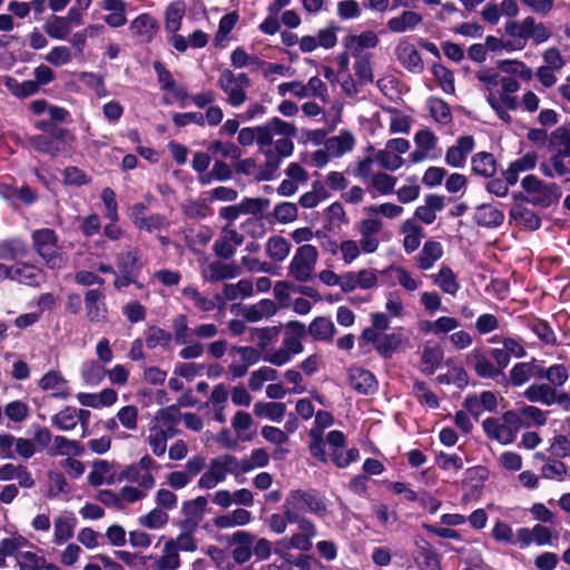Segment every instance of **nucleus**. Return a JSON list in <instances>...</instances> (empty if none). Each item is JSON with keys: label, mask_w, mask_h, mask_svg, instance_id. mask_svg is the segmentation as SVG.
I'll use <instances>...</instances> for the list:
<instances>
[{"label": "nucleus", "mask_w": 570, "mask_h": 570, "mask_svg": "<svg viewBox=\"0 0 570 570\" xmlns=\"http://www.w3.org/2000/svg\"><path fill=\"white\" fill-rule=\"evenodd\" d=\"M295 136L296 127L293 124L274 117L265 125L240 129L237 139L243 146L256 141L259 153L266 158V169L272 174L285 158L292 156Z\"/></svg>", "instance_id": "nucleus-1"}, {"label": "nucleus", "mask_w": 570, "mask_h": 570, "mask_svg": "<svg viewBox=\"0 0 570 570\" xmlns=\"http://www.w3.org/2000/svg\"><path fill=\"white\" fill-rule=\"evenodd\" d=\"M487 102L503 122H510L509 110L518 107L515 92L520 89L519 82L512 77L501 76L499 72L484 69L475 73Z\"/></svg>", "instance_id": "nucleus-2"}, {"label": "nucleus", "mask_w": 570, "mask_h": 570, "mask_svg": "<svg viewBox=\"0 0 570 570\" xmlns=\"http://www.w3.org/2000/svg\"><path fill=\"white\" fill-rule=\"evenodd\" d=\"M311 434L314 436V440L309 445V451L315 459L326 462L330 458L338 468H345L358 460V450L345 448V435L341 431H331L326 436L325 443L315 434V430H312Z\"/></svg>", "instance_id": "nucleus-3"}, {"label": "nucleus", "mask_w": 570, "mask_h": 570, "mask_svg": "<svg viewBox=\"0 0 570 570\" xmlns=\"http://www.w3.org/2000/svg\"><path fill=\"white\" fill-rule=\"evenodd\" d=\"M177 406H168L157 412L153 419L147 442L156 456H163L167 450V441L175 436V425L178 421Z\"/></svg>", "instance_id": "nucleus-4"}, {"label": "nucleus", "mask_w": 570, "mask_h": 570, "mask_svg": "<svg viewBox=\"0 0 570 570\" xmlns=\"http://www.w3.org/2000/svg\"><path fill=\"white\" fill-rule=\"evenodd\" d=\"M283 509L288 520H297V517L306 512L317 517H324L327 513L324 499L314 491H292L285 499Z\"/></svg>", "instance_id": "nucleus-5"}, {"label": "nucleus", "mask_w": 570, "mask_h": 570, "mask_svg": "<svg viewBox=\"0 0 570 570\" xmlns=\"http://www.w3.org/2000/svg\"><path fill=\"white\" fill-rule=\"evenodd\" d=\"M505 32L514 39L519 50L525 47L528 39H531L535 45H540L548 41L552 36V31L547 24L535 21L530 16L521 21H508Z\"/></svg>", "instance_id": "nucleus-6"}, {"label": "nucleus", "mask_w": 570, "mask_h": 570, "mask_svg": "<svg viewBox=\"0 0 570 570\" xmlns=\"http://www.w3.org/2000/svg\"><path fill=\"white\" fill-rule=\"evenodd\" d=\"M521 428V417L518 412L508 411L500 419H487L483 422L485 434L501 444L513 442Z\"/></svg>", "instance_id": "nucleus-7"}, {"label": "nucleus", "mask_w": 570, "mask_h": 570, "mask_svg": "<svg viewBox=\"0 0 570 570\" xmlns=\"http://www.w3.org/2000/svg\"><path fill=\"white\" fill-rule=\"evenodd\" d=\"M33 246L42 257L45 264L51 269H60L66 265L63 255L57 246V237L51 229H40L32 234Z\"/></svg>", "instance_id": "nucleus-8"}, {"label": "nucleus", "mask_w": 570, "mask_h": 570, "mask_svg": "<svg viewBox=\"0 0 570 570\" xmlns=\"http://www.w3.org/2000/svg\"><path fill=\"white\" fill-rule=\"evenodd\" d=\"M237 458L225 454L210 461L208 470L198 480V487L204 490L214 489L225 481L227 474L237 475Z\"/></svg>", "instance_id": "nucleus-9"}, {"label": "nucleus", "mask_w": 570, "mask_h": 570, "mask_svg": "<svg viewBox=\"0 0 570 570\" xmlns=\"http://www.w3.org/2000/svg\"><path fill=\"white\" fill-rule=\"evenodd\" d=\"M521 186L527 194V200L534 205L543 207L550 206L557 202L560 196V189L556 184H546L534 175L525 176Z\"/></svg>", "instance_id": "nucleus-10"}, {"label": "nucleus", "mask_w": 570, "mask_h": 570, "mask_svg": "<svg viewBox=\"0 0 570 570\" xmlns=\"http://www.w3.org/2000/svg\"><path fill=\"white\" fill-rule=\"evenodd\" d=\"M410 141L404 138H393L386 141L384 148L373 155L374 161L382 168L391 171L404 165L403 155L410 150Z\"/></svg>", "instance_id": "nucleus-11"}, {"label": "nucleus", "mask_w": 570, "mask_h": 570, "mask_svg": "<svg viewBox=\"0 0 570 570\" xmlns=\"http://www.w3.org/2000/svg\"><path fill=\"white\" fill-rule=\"evenodd\" d=\"M249 85L250 80L246 73L235 75L228 69H225L218 79L219 88L226 94L227 101L234 107H239L246 101L245 89Z\"/></svg>", "instance_id": "nucleus-12"}, {"label": "nucleus", "mask_w": 570, "mask_h": 570, "mask_svg": "<svg viewBox=\"0 0 570 570\" xmlns=\"http://www.w3.org/2000/svg\"><path fill=\"white\" fill-rule=\"evenodd\" d=\"M318 257L317 249L312 245L301 246L291 264L289 274L297 281L305 282L311 278Z\"/></svg>", "instance_id": "nucleus-13"}, {"label": "nucleus", "mask_w": 570, "mask_h": 570, "mask_svg": "<svg viewBox=\"0 0 570 570\" xmlns=\"http://www.w3.org/2000/svg\"><path fill=\"white\" fill-rule=\"evenodd\" d=\"M361 238L360 244L364 254H373L380 246L379 235L383 229V222L379 217L366 215L356 227Z\"/></svg>", "instance_id": "nucleus-14"}, {"label": "nucleus", "mask_w": 570, "mask_h": 570, "mask_svg": "<svg viewBox=\"0 0 570 570\" xmlns=\"http://www.w3.org/2000/svg\"><path fill=\"white\" fill-rule=\"evenodd\" d=\"M38 387L55 400H67L70 394V386L62 373L58 370L46 372L38 381Z\"/></svg>", "instance_id": "nucleus-15"}, {"label": "nucleus", "mask_w": 570, "mask_h": 570, "mask_svg": "<svg viewBox=\"0 0 570 570\" xmlns=\"http://www.w3.org/2000/svg\"><path fill=\"white\" fill-rule=\"evenodd\" d=\"M552 543V532L542 524H535L532 528H519L515 532V544L521 549L531 544L549 546Z\"/></svg>", "instance_id": "nucleus-16"}, {"label": "nucleus", "mask_w": 570, "mask_h": 570, "mask_svg": "<svg viewBox=\"0 0 570 570\" xmlns=\"http://www.w3.org/2000/svg\"><path fill=\"white\" fill-rule=\"evenodd\" d=\"M8 279L16 281L29 286H38L45 279V275L39 267L24 262H19L8 266Z\"/></svg>", "instance_id": "nucleus-17"}, {"label": "nucleus", "mask_w": 570, "mask_h": 570, "mask_svg": "<svg viewBox=\"0 0 570 570\" xmlns=\"http://www.w3.org/2000/svg\"><path fill=\"white\" fill-rule=\"evenodd\" d=\"M52 525V541L55 544L60 546L73 537L77 527V519L72 512L63 511L55 517Z\"/></svg>", "instance_id": "nucleus-18"}, {"label": "nucleus", "mask_w": 570, "mask_h": 570, "mask_svg": "<svg viewBox=\"0 0 570 570\" xmlns=\"http://www.w3.org/2000/svg\"><path fill=\"white\" fill-rule=\"evenodd\" d=\"M158 30L157 20L149 13H141L131 20L129 31L140 42H150Z\"/></svg>", "instance_id": "nucleus-19"}, {"label": "nucleus", "mask_w": 570, "mask_h": 570, "mask_svg": "<svg viewBox=\"0 0 570 570\" xmlns=\"http://www.w3.org/2000/svg\"><path fill=\"white\" fill-rule=\"evenodd\" d=\"M85 308L88 320L92 323L107 321L108 309L105 303V295L101 291L89 289L85 295Z\"/></svg>", "instance_id": "nucleus-20"}, {"label": "nucleus", "mask_w": 570, "mask_h": 570, "mask_svg": "<svg viewBox=\"0 0 570 570\" xmlns=\"http://www.w3.org/2000/svg\"><path fill=\"white\" fill-rule=\"evenodd\" d=\"M343 43L350 55L362 57L361 55L365 50L373 49L379 45V37L374 31L366 30L358 35L346 36Z\"/></svg>", "instance_id": "nucleus-21"}, {"label": "nucleus", "mask_w": 570, "mask_h": 570, "mask_svg": "<svg viewBox=\"0 0 570 570\" xmlns=\"http://www.w3.org/2000/svg\"><path fill=\"white\" fill-rule=\"evenodd\" d=\"M474 149V139L471 136L460 137L455 145L451 146L445 154V163L454 168H462L468 156Z\"/></svg>", "instance_id": "nucleus-22"}, {"label": "nucleus", "mask_w": 570, "mask_h": 570, "mask_svg": "<svg viewBox=\"0 0 570 570\" xmlns=\"http://www.w3.org/2000/svg\"><path fill=\"white\" fill-rule=\"evenodd\" d=\"M243 243V236L234 228L225 227L214 244V250L222 258H229Z\"/></svg>", "instance_id": "nucleus-23"}, {"label": "nucleus", "mask_w": 570, "mask_h": 570, "mask_svg": "<svg viewBox=\"0 0 570 570\" xmlns=\"http://www.w3.org/2000/svg\"><path fill=\"white\" fill-rule=\"evenodd\" d=\"M101 10L106 11L105 22L111 28H120L127 23V4L124 0H101Z\"/></svg>", "instance_id": "nucleus-24"}, {"label": "nucleus", "mask_w": 570, "mask_h": 570, "mask_svg": "<svg viewBox=\"0 0 570 570\" xmlns=\"http://www.w3.org/2000/svg\"><path fill=\"white\" fill-rule=\"evenodd\" d=\"M567 156L559 150L549 160L540 165L542 174L550 178H560L570 181V165L564 160Z\"/></svg>", "instance_id": "nucleus-25"}, {"label": "nucleus", "mask_w": 570, "mask_h": 570, "mask_svg": "<svg viewBox=\"0 0 570 570\" xmlns=\"http://www.w3.org/2000/svg\"><path fill=\"white\" fill-rule=\"evenodd\" d=\"M306 335V327L298 321H291L285 326L283 346L294 356L303 352L302 338Z\"/></svg>", "instance_id": "nucleus-26"}, {"label": "nucleus", "mask_w": 570, "mask_h": 570, "mask_svg": "<svg viewBox=\"0 0 570 570\" xmlns=\"http://www.w3.org/2000/svg\"><path fill=\"white\" fill-rule=\"evenodd\" d=\"M77 401L82 406L101 409L111 406L117 402L118 394L112 389H104L99 393H78Z\"/></svg>", "instance_id": "nucleus-27"}, {"label": "nucleus", "mask_w": 570, "mask_h": 570, "mask_svg": "<svg viewBox=\"0 0 570 570\" xmlns=\"http://www.w3.org/2000/svg\"><path fill=\"white\" fill-rule=\"evenodd\" d=\"M396 56L402 66L409 71L419 73L423 70L421 55L414 45L407 41H401L396 47Z\"/></svg>", "instance_id": "nucleus-28"}, {"label": "nucleus", "mask_w": 570, "mask_h": 570, "mask_svg": "<svg viewBox=\"0 0 570 570\" xmlns=\"http://www.w3.org/2000/svg\"><path fill=\"white\" fill-rule=\"evenodd\" d=\"M114 464L105 460H96L92 463V469L89 472L87 480L91 487H100L105 483L111 484L119 480L116 476Z\"/></svg>", "instance_id": "nucleus-29"}, {"label": "nucleus", "mask_w": 570, "mask_h": 570, "mask_svg": "<svg viewBox=\"0 0 570 570\" xmlns=\"http://www.w3.org/2000/svg\"><path fill=\"white\" fill-rule=\"evenodd\" d=\"M531 377L543 379V367L535 361L517 363L510 371V379L514 386H521Z\"/></svg>", "instance_id": "nucleus-30"}, {"label": "nucleus", "mask_w": 570, "mask_h": 570, "mask_svg": "<svg viewBox=\"0 0 570 570\" xmlns=\"http://www.w3.org/2000/svg\"><path fill=\"white\" fill-rule=\"evenodd\" d=\"M254 539L255 538L246 531H237L233 534L232 543L235 547L232 554L237 563H245L250 559Z\"/></svg>", "instance_id": "nucleus-31"}, {"label": "nucleus", "mask_w": 570, "mask_h": 570, "mask_svg": "<svg viewBox=\"0 0 570 570\" xmlns=\"http://www.w3.org/2000/svg\"><path fill=\"white\" fill-rule=\"evenodd\" d=\"M416 150L411 154L412 161L417 163L430 156L431 151L435 149L438 138L429 129H422L414 136Z\"/></svg>", "instance_id": "nucleus-32"}, {"label": "nucleus", "mask_w": 570, "mask_h": 570, "mask_svg": "<svg viewBox=\"0 0 570 570\" xmlns=\"http://www.w3.org/2000/svg\"><path fill=\"white\" fill-rule=\"evenodd\" d=\"M538 163V155L534 151L524 154L522 157L512 161L509 168L504 173V179L510 185H515L519 175L524 171H529L535 167Z\"/></svg>", "instance_id": "nucleus-33"}, {"label": "nucleus", "mask_w": 570, "mask_h": 570, "mask_svg": "<svg viewBox=\"0 0 570 570\" xmlns=\"http://www.w3.org/2000/svg\"><path fill=\"white\" fill-rule=\"evenodd\" d=\"M422 22V16L412 10H405L400 16L387 21V28L394 33H404L414 30Z\"/></svg>", "instance_id": "nucleus-34"}, {"label": "nucleus", "mask_w": 570, "mask_h": 570, "mask_svg": "<svg viewBox=\"0 0 570 570\" xmlns=\"http://www.w3.org/2000/svg\"><path fill=\"white\" fill-rule=\"evenodd\" d=\"M350 383L355 391L362 394H370L377 386L374 375L362 367H354L350 371Z\"/></svg>", "instance_id": "nucleus-35"}, {"label": "nucleus", "mask_w": 570, "mask_h": 570, "mask_svg": "<svg viewBox=\"0 0 570 570\" xmlns=\"http://www.w3.org/2000/svg\"><path fill=\"white\" fill-rule=\"evenodd\" d=\"M175 547L174 539L165 541L160 557L154 562L155 570H177L180 567L179 552Z\"/></svg>", "instance_id": "nucleus-36"}, {"label": "nucleus", "mask_w": 570, "mask_h": 570, "mask_svg": "<svg viewBox=\"0 0 570 570\" xmlns=\"http://www.w3.org/2000/svg\"><path fill=\"white\" fill-rule=\"evenodd\" d=\"M355 139L352 134L342 131L337 136L331 137L325 141L324 147L331 157H340L354 147Z\"/></svg>", "instance_id": "nucleus-37"}, {"label": "nucleus", "mask_w": 570, "mask_h": 570, "mask_svg": "<svg viewBox=\"0 0 570 570\" xmlns=\"http://www.w3.org/2000/svg\"><path fill=\"white\" fill-rule=\"evenodd\" d=\"M382 273L396 281L407 292H414L422 285V281L420 278L414 277L402 266L392 265Z\"/></svg>", "instance_id": "nucleus-38"}, {"label": "nucleus", "mask_w": 570, "mask_h": 570, "mask_svg": "<svg viewBox=\"0 0 570 570\" xmlns=\"http://www.w3.org/2000/svg\"><path fill=\"white\" fill-rule=\"evenodd\" d=\"M503 219V213L492 205L482 204L475 208L474 220L481 226L497 227L502 224Z\"/></svg>", "instance_id": "nucleus-39"}, {"label": "nucleus", "mask_w": 570, "mask_h": 570, "mask_svg": "<svg viewBox=\"0 0 570 570\" xmlns=\"http://www.w3.org/2000/svg\"><path fill=\"white\" fill-rule=\"evenodd\" d=\"M276 305L271 299H261L258 303L246 306L243 309V315L248 322H259L264 318L271 317L276 313Z\"/></svg>", "instance_id": "nucleus-40"}, {"label": "nucleus", "mask_w": 570, "mask_h": 570, "mask_svg": "<svg viewBox=\"0 0 570 570\" xmlns=\"http://www.w3.org/2000/svg\"><path fill=\"white\" fill-rule=\"evenodd\" d=\"M443 360V350L440 345L426 344L422 352L421 371L425 374H433Z\"/></svg>", "instance_id": "nucleus-41"}, {"label": "nucleus", "mask_w": 570, "mask_h": 570, "mask_svg": "<svg viewBox=\"0 0 570 570\" xmlns=\"http://www.w3.org/2000/svg\"><path fill=\"white\" fill-rule=\"evenodd\" d=\"M401 232L404 234L403 247L406 253H413L421 244L423 230L414 219H407L403 223Z\"/></svg>", "instance_id": "nucleus-42"}, {"label": "nucleus", "mask_w": 570, "mask_h": 570, "mask_svg": "<svg viewBox=\"0 0 570 570\" xmlns=\"http://www.w3.org/2000/svg\"><path fill=\"white\" fill-rule=\"evenodd\" d=\"M469 361L474 366L476 374L481 377L492 379L499 374V370L489 361L485 353L480 348H474L469 354Z\"/></svg>", "instance_id": "nucleus-43"}, {"label": "nucleus", "mask_w": 570, "mask_h": 570, "mask_svg": "<svg viewBox=\"0 0 570 570\" xmlns=\"http://www.w3.org/2000/svg\"><path fill=\"white\" fill-rule=\"evenodd\" d=\"M82 452L83 449L79 442L69 440L62 435H56L50 448L48 449V453L52 456L70 454L80 455Z\"/></svg>", "instance_id": "nucleus-44"}, {"label": "nucleus", "mask_w": 570, "mask_h": 570, "mask_svg": "<svg viewBox=\"0 0 570 570\" xmlns=\"http://www.w3.org/2000/svg\"><path fill=\"white\" fill-rule=\"evenodd\" d=\"M432 278L434 284L445 294L454 296L460 289L454 272L448 266H442L436 274L432 275Z\"/></svg>", "instance_id": "nucleus-45"}, {"label": "nucleus", "mask_w": 570, "mask_h": 570, "mask_svg": "<svg viewBox=\"0 0 570 570\" xmlns=\"http://www.w3.org/2000/svg\"><path fill=\"white\" fill-rule=\"evenodd\" d=\"M308 333L316 341H331L336 333V328L330 318L318 316L309 324Z\"/></svg>", "instance_id": "nucleus-46"}, {"label": "nucleus", "mask_w": 570, "mask_h": 570, "mask_svg": "<svg viewBox=\"0 0 570 570\" xmlns=\"http://www.w3.org/2000/svg\"><path fill=\"white\" fill-rule=\"evenodd\" d=\"M443 249L438 242H426L417 255V265L421 269L428 271L433 267L436 261L442 257Z\"/></svg>", "instance_id": "nucleus-47"}, {"label": "nucleus", "mask_w": 570, "mask_h": 570, "mask_svg": "<svg viewBox=\"0 0 570 570\" xmlns=\"http://www.w3.org/2000/svg\"><path fill=\"white\" fill-rule=\"evenodd\" d=\"M524 396L530 402H539L544 405L556 403L554 389L548 384H532L524 391Z\"/></svg>", "instance_id": "nucleus-48"}, {"label": "nucleus", "mask_w": 570, "mask_h": 570, "mask_svg": "<svg viewBox=\"0 0 570 570\" xmlns=\"http://www.w3.org/2000/svg\"><path fill=\"white\" fill-rule=\"evenodd\" d=\"M286 411L284 403L277 402H257L254 405V414L258 417H265L274 422H281Z\"/></svg>", "instance_id": "nucleus-49"}, {"label": "nucleus", "mask_w": 570, "mask_h": 570, "mask_svg": "<svg viewBox=\"0 0 570 570\" xmlns=\"http://www.w3.org/2000/svg\"><path fill=\"white\" fill-rule=\"evenodd\" d=\"M51 425L60 431L70 432L78 425L76 420V407L66 406L50 419Z\"/></svg>", "instance_id": "nucleus-50"}, {"label": "nucleus", "mask_w": 570, "mask_h": 570, "mask_svg": "<svg viewBox=\"0 0 570 570\" xmlns=\"http://www.w3.org/2000/svg\"><path fill=\"white\" fill-rule=\"evenodd\" d=\"M268 462L269 455L267 451L264 449H255L252 451L250 455L247 459L243 461H239L237 459V472L238 474H240L249 472L256 468H264L268 464Z\"/></svg>", "instance_id": "nucleus-51"}, {"label": "nucleus", "mask_w": 570, "mask_h": 570, "mask_svg": "<svg viewBox=\"0 0 570 570\" xmlns=\"http://www.w3.org/2000/svg\"><path fill=\"white\" fill-rule=\"evenodd\" d=\"M45 31L53 39L65 40L71 32V24L67 18L53 17L46 22Z\"/></svg>", "instance_id": "nucleus-52"}, {"label": "nucleus", "mask_w": 570, "mask_h": 570, "mask_svg": "<svg viewBox=\"0 0 570 570\" xmlns=\"http://www.w3.org/2000/svg\"><path fill=\"white\" fill-rule=\"evenodd\" d=\"M186 7L181 1H175L167 7L165 28L167 31L176 33L181 24Z\"/></svg>", "instance_id": "nucleus-53"}, {"label": "nucleus", "mask_w": 570, "mask_h": 570, "mask_svg": "<svg viewBox=\"0 0 570 570\" xmlns=\"http://www.w3.org/2000/svg\"><path fill=\"white\" fill-rule=\"evenodd\" d=\"M472 169L483 177H491L495 174V160L491 154L479 153L472 158Z\"/></svg>", "instance_id": "nucleus-54"}, {"label": "nucleus", "mask_w": 570, "mask_h": 570, "mask_svg": "<svg viewBox=\"0 0 570 570\" xmlns=\"http://www.w3.org/2000/svg\"><path fill=\"white\" fill-rule=\"evenodd\" d=\"M29 540L20 533L14 532L10 538L0 541V549L3 556H16L22 552L24 548L30 547Z\"/></svg>", "instance_id": "nucleus-55"}, {"label": "nucleus", "mask_w": 570, "mask_h": 570, "mask_svg": "<svg viewBox=\"0 0 570 570\" xmlns=\"http://www.w3.org/2000/svg\"><path fill=\"white\" fill-rule=\"evenodd\" d=\"M402 342L403 340L401 334H385L376 337L375 347L380 354L384 356H390L400 348Z\"/></svg>", "instance_id": "nucleus-56"}, {"label": "nucleus", "mask_w": 570, "mask_h": 570, "mask_svg": "<svg viewBox=\"0 0 570 570\" xmlns=\"http://www.w3.org/2000/svg\"><path fill=\"white\" fill-rule=\"evenodd\" d=\"M432 73L439 86L445 94L453 95L455 91L454 76L451 70L440 63L432 67Z\"/></svg>", "instance_id": "nucleus-57"}, {"label": "nucleus", "mask_w": 570, "mask_h": 570, "mask_svg": "<svg viewBox=\"0 0 570 570\" xmlns=\"http://www.w3.org/2000/svg\"><path fill=\"white\" fill-rule=\"evenodd\" d=\"M404 209L402 206H399L393 203H383L380 205H372L364 208V213L366 215H371L372 217H377L382 215L389 219H394L400 217L403 214Z\"/></svg>", "instance_id": "nucleus-58"}, {"label": "nucleus", "mask_w": 570, "mask_h": 570, "mask_svg": "<svg viewBox=\"0 0 570 570\" xmlns=\"http://www.w3.org/2000/svg\"><path fill=\"white\" fill-rule=\"evenodd\" d=\"M16 559L20 570H39L46 564L45 558L36 551L19 552Z\"/></svg>", "instance_id": "nucleus-59"}, {"label": "nucleus", "mask_w": 570, "mask_h": 570, "mask_svg": "<svg viewBox=\"0 0 570 570\" xmlns=\"http://www.w3.org/2000/svg\"><path fill=\"white\" fill-rule=\"evenodd\" d=\"M521 417V426L522 425H543L547 421L544 413L532 405H523L515 410Z\"/></svg>", "instance_id": "nucleus-60"}, {"label": "nucleus", "mask_w": 570, "mask_h": 570, "mask_svg": "<svg viewBox=\"0 0 570 570\" xmlns=\"http://www.w3.org/2000/svg\"><path fill=\"white\" fill-rule=\"evenodd\" d=\"M168 522V514L160 510L154 509L147 514L140 515L138 518V523L147 529L157 530L165 527Z\"/></svg>", "instance_id": "nucleus-61"}, {"label": "nucleus", "mask_w": 570, "mask_h": 570, "mask_svg": "<svg viewBox=\"0 0 570 570\" xmlns=\"http://www.w3.org/2000/svg\"><path fill=\"white\" fill-rule=\"evenodd\" d=\"M266 250L272 259L282 262L289 254V244L285 238L275 236L267 242Z\"/></svg>", "instance_id": "nucleus-62"}, {"label": "nucleus", "mask_w": 570, "mask_h": 570, "mask_svg": "<svg viewBox=\"0 0 570 570\" xmlns=\"http://www.w3.org/2000/svg\"><path fill=\"white\" fill-rule=\"evenodd\" d=\"M105 368L96 362H87L81 370V376L89 386L98 385L105 377Z\"/></svg>", "instance_id": "nucleus-63"}, {"label": "nucleus", "mask_w": 570, "mask_h": 570, "mask_svg": "<svg viewBox=\"0 0 570 570\" xmlns=\"http://www.w3.org/2000/svg\"><path fill=\"white\" fill-rule=\"evenodd\" d=\"M45 60L55 67L68 65L72 60L71 49L67 46H55L45 56Z\"/></svg>", "instance_id": "nucleus-64"}]
</instances>
